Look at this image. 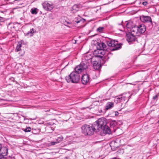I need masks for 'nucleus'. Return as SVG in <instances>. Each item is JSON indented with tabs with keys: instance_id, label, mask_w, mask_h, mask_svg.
<instances>
[{
	"instance_id": "39448f33",
	"label": "nucleus",
	"mask_w": 159,
	"mask_h": 159,
	"mask_svg": "<svg viewBox=\"0 0 159 159\" xmlns=\"http://www.w3.org/2000/svg\"><path fill=\"white\" fill-rule=\"evenodd\" d=\"M141 20L146 25L149 30H151L153 27V22L151 17L150 16L142 15L140 16Z\"/></svg>"
},
{
	"instance_id": "c9c22d12",
	"label": "nucleus",
	"mask_w": 159,
	"mask_h": 159,
	"mask_svg": "<svg viewBox=\"0 0 159 159\" xmlns=\"http://www.w3.org/2000/svg\"><path fill=\"white\" fill-rule=\"evenodd\" d=\"M54 123H52V122H49L47 123V124L49 125H53L54 124Z\"/></svg>"
},
{
	"instance_id": "2f4dec72",
	"label": "nucleus",
	"mask_w": 159,
	"mask_h": 159,
	"mask_svg": "<svg viewBox=\"0 0 159 159\" xmlns=\"http://www.w3.org/2000/svg\"><path fill=\"white\" fill-rule=\"evenodd\" d=\"M142 0H136L135 1V3L139 5L141 4Z\"/></svg>"
},
{
	"instance_id": "2eb2a0df",
	"label": "nucleus",
	"mask_w": 159,
	"mask_h": 159,
	"mask_svg": "<svg viewBox=\"0 0 159 159\" xmlns=\"http://www.w3.org/2000/svg\"><path fill=\"white\" fill-rule=\"evenodd\" d=\"M3 150L5 151V152H2L0 154V159H3L4 157L7 155L8 148H4Z\"/></svg>"
},
{
	"instance_id": "7ed1b4c3",
	"label": "nucleus",
	"mask_w": 159,
	"mask_h": 159,
	"mask_svg": "<svg viewBox=\"0 0 159 159\" xmlns=\"http://www.w3.org/2000/svg\"><path fill=\"white\" fill-rule=\"evenodd\" d=\"M94 123L91 125L84 124L81 127V131L83 134L85 136H91L94 132H97Z\"/></svg>"
},
{
	"instance_id": "4be33fe9",
	"label": "nucleus",
	"mask_w": 159,
	"mask_h": 159,
	"mask_svg": "<svg viewBox=\"0 0 159 159\" xmlns=\"http://www.w3.org/2000/svg\"><path fill=\"white\" fill-rule=\"evenodd\" d=\"M138 33V32H137V31L136 26L131 29V33H130V34H132L134 35L137 36L138 35H136V34H137Z\"/></svg>"
},
{
	"instance_id": "a211bd4d",
	"label": "nucleus",
	"mask_w": 159,
	"mask_h": 159,
	"mask_svg": "<svg viewBox=\"0 0 159 159\" xmlns=\"http://www.w3.org/2000/svg\"><path fill=\"white\" fill-rule=\"evenodd\" d=\"M110 145L112 149L113 148V147L114 148V149L117 148L119 147L117 143L115 141H112L110 143Z\"/></svg>"
},
{
	"instance_id": "c03bdc74",
	"label": "nucleus",
	"mask_w": 159,
	"mask_h": 159,
	"mask_svg": "<svg viewBox=\"0 0 159 159\" xmlns=\"http://www.w3.org/2000/svg\"><path fill=\"white\" fill-rule=\"evenodd\" d=\"M158 123L159 124V120H158Z\"/></svg>"
},
{
	"instance_id": "7c9ffc66",
	"label": "nucleus",
	"mask_w": 159,
	"mask_h": 159,
	"mask_svg": "<svg viewBox=\"0 0 159 159\" xmlns=\"http://www.w3.org/2000/svg\"><path fill=\"white\" fill-rule=\"evenodd\" d=\"M145 0H142V2L141 4L144 6H146L148 4V3L147 1H145Z\"/></svg>"
},
{
	"instance_id": "9b49d317",
	"label": "nucleus",
	"mask_w": 159,
	"mask_h": 159,
	"mask_svg": "<svg viewBox=\"0 0 159 159\" xmlns=\"http://www.w3.org/2000/svg\"><path fill=\"white\" fill-rule=\"evenodd\" d=\"M43 8L46 11H50L53 8V4H50L47 2H45L42 4Z\"/></svg>"
},
{
	"instance_id": "4c0bfd02",
	"label": "nucleus",
	"mask_w": 159,
	"mask_h": 159,
	"mask_svg": "<svg viewBox=\"0 0 159 159\" xmlns=\"http://www.w3.org/2000/svg\"><path fill=\"white\" fill-rule=\"evenodd\" d=\"M119 115V113L117 111L115 112V116H118Z\"/></svg>"
},
{
	"instance_id": "1a4fd4ad",
	"label": "nucleus",
	"mask_w": 159,
	"mask_h": 159,
	"mask_svg": "<svg viewBox=\"0 0 159 159\" xmlns=\"http://www.w3.org/2000/svg\"><path fill=\"white\" fill-rule=\"evenodd\" d=\"M91 79L89 75L87 74H84L81 77L82 83L84 85H87L90 83Z\"/></svg>"
},
{
	"instance_id": "423d86ee",
	"label": "nucleus",
	"mask_w": 159,
	"mask_h": 159,
	"mask_svg": "<svg viewBox=\"0 0 159 159\" xmlns=\"http://www.w3.org/2000/svg\"><path fill=\"white\" fill-rule=\"evenodd\" d=\"M107 45L109 46L112 47H114L111 50L114 51L118 50L120 48L121 46L120 45L118 44V42L115 40H110L107 41Z\"/></svg>"
},
{
	"instance_id": "ddd939ff",
	"label": "nucleus",
	"mask_w": 159,
	"mask_h": 159,
	"mask_svg": "<svg viewBox=\"0 0 159 159\" xmlns=\"http://www.w3.org/2000/svg\"><path fill=\"white\" fill-rule=\"evenodd\" d=\"M125 23L126 26L127 28L132 29L136 26L134 23L132 21H126Z\"/></svg>"
},
{
	"instance_id": "c85d7f7f",
	"label": "nucleus",
	"mask_w": 159,
	"mask_h": 159,
	"mask_svg": "<svg viewBox=\"0 0 159 159\" xmlns=\"http://www.w3.org/2000/svg\"><path fill=\"white\" fill-rule=\"evenodd\" d=\"M104 29V27H99L97 29V31L100 33H102Z\"/></svg>"
},
{
	"instance_id": "bb28decb",
	"label": "nucleus",
	"mask_w": 159,
	"mask_h": 159,
	"mask_svg": "<svg viewBox=\"0 0 159 159\" xmlns=\"http://www.w3.org/2000/svg\"><path fill=\"white\" fill-rule=\"evenodd\" d=\"M21 44H19L17 45L16 46V48L15 49V51L16 52H18L20 51L21 49Z\"/></svg>"
},
{
	"instance_id": "58836bf2",
	"label": "nucleus",
	"mask_w": 159,
	"mask_h": 159,
	"mask_svg": "<svg viewBox=\"0 0 159 159\" xmlns=\"http://www.w3.org/2000/svg\"><path fill=\"white\" fill-rule=\"evenodd\" d=\"M2 148V145L1 144H0V151H1V149Z\"/></svg>"
},
{
	"instance_id": "aec40b11",
	"label": "nucleus",
	"mask_w": 159,
	"mask_h": 159,
	"mask_svg": "<svg viewBox=\"0 0 159 159\" xmlns=\"http://www.w3.org/2000/svg\"><path fill=\"white\" fill-rule=\"evenodd\" d=\"M114 103L112 102H109L107 103V105L106 106V110L111 108L114 106Z\"/></svg>"
},
{
	"instance_id": "b1692460",
	"label": "nucleus",
	"mask_w": 159,
	"mask_h": 159,
	"mask_svg": "<svg viewBox=\"0 0 159 159\" xmlns=\"http://www.w3.org/2000/svg\"><path fill=\"white\" fill-rule=\"evenodd\" d=\"M80 7V6L79 5L75 4L73 6L72 9L75 11H77L79 10Z\"/></svg>"
},
{
	"instance_id": "f704fd0d",
	"label": "nucleus",
	"mask_w": 159,
	"mask_h": 159,
	"mask_svg": "<svg viewBox=\"0 0 159 159\" xmlns=\"http://www.w3.org/2000/svg\"><path fill=\"white\" fill-rule=\"evenodd\" d=\"M102 43L101 42H100L99 43L98 42V44L97 46V48L98 50V46H99L100 47H101V44Z\"/></svg>"
},
{
	"instance_id": "20e7f679",
	"label": "nucleus",
	"mask_w": 159,
	"mask_h": 159,
	"mask_svg": "<svg viewBox=\"0 0 159 159\" xmlns=\"http://www.w3.org/2000/svg\"><path fill=\"white\" fill-rule=\"evenodd\" d=\"M131 95L129 92L123 93L116 96L115 99V102L116 103H121L122 105L125 101H126V103L129 101Z\"/></svg>"
},
{
	"instance_id": "f03ea898",
	"label": "nucleus",
	"mask_w": 159,
	"mask_h": 159,
	"mask_svg": "<svg viewBox=\"0 0 159 159\" xmlns=\"http://www.w3.org/2000/svg\"><path fill=\"white\" fill-rule=\"evenodd\" d=\"M107 122L106 118H101L94 122L93 125L95 127L97 132L101 131L105 134H111V129L107 125Z\"/></svg>"
},
{
	"instance_id": "f8f14e48",
	"label": "nucleus",
	"mask_w": 159,
	"mask_h": 159,
	"mask_svg": "<svg viewBox=\"0 0 159 159\" xmlns=\"http://www.w3.org/2000/svg\"><path fill=\"white\" fill-rule=\"evenodd\" d=\"M108 124H109L110 125L111 130L112 129H113V130H115V128H116L117 125V122L115 120H109L107 122Z\"/></svg>"
},
{
	"instance_id": "a19ab883",
	"label": "nucleus",
	"mask_w": 159,
	"mask_h": 159,
	"mask_svg": "<svg viewBox=\"0 0 159 159\" xmlns=\"http://www.w3.org/2000/svg\"><path fill=\"white\" fill-rule=\"evenodd\" d=\"M64 159H69V157H66L64 158Z\"/></svg>"
},
{
	"instance_id": "cd10ccee",
	"label": "nucleus",
	"mask_w": 159,
	"mask_h": 159,
	"mask_svg": "<svg viewBox=\"0 0 159 159\" xmlns=\"http://www.w3.org/2000/svg\"><path fill=\"white\" fill-rule=\"evenodd\" d=\"M32 14H36L37 13V8H32L31 9V11Z\"/></svg>"
},
{
	"instance_id": "412c9836",
	"label": "nucleus",
	"mask_w": 159,
	"mask_h": 159,
	"mask_svg": "<svg viewBox=\"0 0 159 159\" xmlns=\"http://www.w3.org/2000/svg\"><path fill=\"white\" fill-rule=\"evenodd\" d=\"M36 31L35 30L34 28L30 29L29 32H28L26 34V36H30V37L32 36L33 35V34L36 33Z\"/></svg>"
},
{
	"instance_id": "37998d69",
	"label": "nucleus",
	"mask_w": 159,
	"mask_h": 159,
	"mask_svg": "<svg viewBox=\"0 0 159 159\" xmlns=\"http://www.w3.org/2000/svg\"><path fill=\"white\" fill-rule=\"evenodd\" d=\"M102 110H101L100 111H99V112L100 113H102Z\"/></svg>"
},
{
	"instance_id": "473e14b6",
	"label": "nucleus",
	"mask_w": 159,
	"mask_h": 159,
	"mask_svg": "<svg viewBox=\"0 0 159 159\" xmlns=\"http://www.w3.org/2000/svg\"><path fill=\"white\" fill-rule=\"evenodd\" d=\"M159 96V94H157L155 95V96H154L153 97V100H157V98Z\"/></svg>"
},
{
	"instance_id": "49530a36",
	"label": "nucleus",
	"mask_w": 159,
	"mask_h": 159,
	"mask_svg": "<svg viewBox=\"0 0 159 159\" xmlns=\"http://www.w3.org/2000/svg\"><path fill=\"white\" fill-rule=\"evenodd\" d=\"M3 11H1V12H2V13H3Z\"/></svg>"
},
{
	"instance_id": "6e6552de",
	"label": "nucleus",
	"mask_w": 159,
	"mask_h": 159,
	"mask_svg": "<svg viewBox=\"0 0 159 159\" xmlns=\"http://www.w3.org/2000/svg\"><path fill=\"white\" fill-rule=\"evenodd\" d=\"M136 36L132 34H130V33H127L126 40L130 44L136 41L138 42L137 38Z\"/></svg>"
},
{
	"instance_id": "79ce46f5",
	"label": "nucleus",
	"mask_w": 159,
	"mask_h": 159,
	"mask_svg": "<svg viewBox=\"0 0 159 159\" xmlns=\"http://www.w3.org/2000/svg\"><path fill=\"white\" fill-rule=\"evenodd\" d=\"M6 159H14V158L12 157H9L7 158Z\"/></svg>"
},
{
	"instance_id": "5701e85b",
	"label": "nucleus",
	"mask_w": 159,
	"mask_h": 159,
	"mask_svg": "<svg viewBox=\"0 0 159 159\" xmlns=\"http://www.w3.org/2000/svg\"><path fill=\"white\" fill-rule=\"evenodd\" d=\"M98 49H102L103 50L107 51V46L105 43H102L101 44V47L98 46Z\"/></svg>"
},
{
	"instance_id": "393cba45",
	"label": "nucleus",
	"mask_w": 159,
	"mask_h": 159,
	"mask_svg": "<svg viewBox=\"0 0 159 159\" xmlns=\"http://www.w3.org/2000/svg\"><path fill=\"white\" fill-rule=\"evenodd\" d=\"M63 138L62 136H61L59 137H58L56 140V142L57 143V144L59 143L60 142L62 141L63 139Z\"/></svg>"
},
{
	"instance_id": "c756f323",
	"label": "nucleus",
	"mask_w": 159,
	"mask_h": 159,
	"mask_svg": "<svg viewBox=\"0 0 159 159\" xmlns=\"http://www.w3.org/2000/svg\"><path fill=\"white\" fill-rule=\"evenodd\" d=\"M57 143L56 141H53V142H51L49 143H48V146H51L52 145H55L56 144H57Z\"/></svg>"
},
{
	"instance_id": "e433bc0d",
	"label": "nucleus",
	"mask_w": 159,
	"mask_h": 159,
	"mask_svg": "<svg viewBox=\"0 0 159 159\" xmlns=\"http://www.w3.org/2000/svg\"><path fill=\"white\" fill-rule=\"evenodd\" d=\"M4 21L3 18L0 17V22H2Z\"/></svg>"
},
{
	"instance_id": "a878e982",
	"label": "nucleus",
	"mask_w": 159,
	"mask_h": 159,
	"mask_svg": "<svg viewBox=\"0 0 159 159\" xmlns=\"http://www.w3.org/2000/svg\"><path fill=\"white\" fill-rule=\"evenodd\" d=\"M22 129L25 132H30L31 131V128L30 127H27L25 129L23 128Z\"/></svg>"
},
{
	"instance_id": "ea45409f",
	"label": "nucleus",
	"mask_w": 159,
	"mask_h": 159,
	"mask_svg": "<svg viewBox=\"0 0 159 159\" xmlns=\"http://www.w3.org/2000/svg\"><path fill=\"white\" fill-rule=\"evenodd\" d=\"M7 148L6 147H3V148H2V152H2H5V151L4 150H3V148Z\"/></svg>"
},
{
	"instance_id": "f257e3e1",
	"label": "nucleus",
	"mask_w": 159,
	"mask_h": 159,
	"mask_svg": "<svg viewBox=\"0 0 159 159\" xmlns=\"http://www.w3.org/2000/svg\"><path fill=\"white\" fill-rule=\"evenodd\" d=\"M87 65L82 63L77 66L75 69V71L72 72L68 76L65 77V79L68 83H78L80 79V74L87 69Z\"/></svg>"
},
{
	"instance_id": "a18cd8bd",
	"label": "nucleus",
	"mask_w": 159,
	"mask_h": 159,
	"mask_svg": "<svg viewBox=\"0 0 159 159\" xmlns=\"http://www.w3.org/2000/svg\"><path fill=\"white\" fill-rule=\"evenodd\" d=\"M122 25L123 26H124V25L123 24H122Z\"/></svg>"
},
{
	"instance_id": "dca6fc26",
	"label": "nucleus",
	"mask_w": 159,
	"mask_h": 159,
	"mask_svg": "<svg viewBox=\"0 0 159 159\" xmlns=\"http://www.w3.org/2000/svg\"><path fill=\"white\" fill-rule=\"evenodd\" d=\"M93 68L95 70H98L101 66V65L97 61H93Z\"/></svg>"
},
{
	"instance_id": "6ab92c4d",
	"label": "nucleus",
	"mask_w": 159,
	"mask_h": 159,
	"mask_svg": "<svg viewBox=\"0 0 159 159\" xmlns=\"http://www.w3.org/2000/svg\"><path fill=\"white\" fill-rule=\"evenodd\" d=\"M85 21V19L83 18H80L79 19L78 18L75 19L74 20V21L75 23H81V24L83 23Z\"/></svg>"
},
{
	"instance_id": "0eeeda50",
	"label": "nucleus",
	"mask_w": 159,
	"mask_h": 159,
	"mask_svg": "<svg viewBox=\"0 0 159 159\" xmlns=\"http://www.w3.org/2000/svg\"><path fill=\"white\" fill-rule=\"evenodd\" d=\"M84 57L85 61H83L80 64L83 63L85 65H87V68L89 66V63L92 62V59L93 58V56L91 54H87L84 55Z\"/></svg>"
},
{
	"instance_id": "72a5a7b5",
	"label": "nucleus",
	"mask_w": 159,
	"mask_h": 159,
	"mask_svg": "<svg viewBox=\"0 0 159 159\" xmlns=\"http://www.w3.org/2000/svg\"><path fill=\"white\" fill-rule=\"evenodd\" d=\"M14 79H15L14 78L12 77H11L9 78V80H11V81H12L13 82H16V83L17 84L18 83H17V82H16V81H15L14 80Z\"/></svg>"
},
{
	"instance_id": "f3484780",
	"label": "nucleus",
	"mask_w": 159,
	"mask_h": 159,
	"mask_svg": "<svg viewBox=\"0 0 159 159\" xmlns=\"http://www.w3.org/2000/svg\"><path fill=\"white\" fill-rule=\"evenodd\" d=\"M24 118V120L25 121V124H29L31 123V122L32 120H35L36 119V118H27L26 117L22 116Z\"/></svg>"
},
{
	"instance_id": "4468645a",
	"label": "nucleus",
	"mask_w": 159,
	"mask_h": 159,
	"mask_svg": "<svg viewBox=\"0 0 159 159\" xmlns=\"http://www.w3.org/2000/svg\"><path fill=\"white\" fill-rule=\"evenodd\" d=\"M98 52V55H97L96 56L100 57L101 58H102V56L99 55L100 54L102 55V56H104L106 54V52H107V51L103 50L102 49H98V50L97 51H95V52Z\"/></svg>"
},
{
	"instance_id": "9d476101",
	"label": "nucleus",
	"mask_w": 159,
	"mask_h": 159,
	"mask_svg": "<svg viewBox=\"0 0 159 159\" xmlns=\"http://www.w3.org/2000/svg\"><path fill=\"white\" fill-rule=\"evenodd\" d=\"M137 31L138 33L142 34L144 33L146 29V27L144 24H140L136 26Z\"/></svg>"
}]
</instances>
